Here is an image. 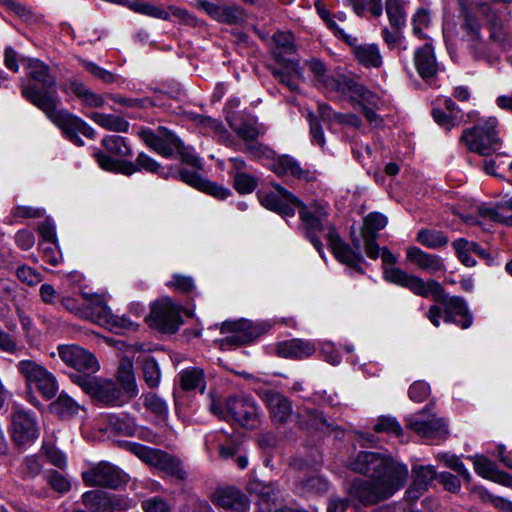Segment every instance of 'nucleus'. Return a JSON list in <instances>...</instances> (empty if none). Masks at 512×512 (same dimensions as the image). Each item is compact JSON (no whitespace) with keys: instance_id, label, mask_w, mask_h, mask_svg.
<instances>
[{"instance_id":"obj_16","label":"nucleus","mask_w":512,"mask_h":512,"mask_svg":"<svg viewBox=\"0 0 512 512\" xmlns=\"http://www.w3.org/2000/svg\"><path fill=\"white\" fill-rule=\"evenodd\" d=\"M257 196L262 206L284 217L293 216L295 208L302 205L297 197L280 185L275 187V191H259Z\"/></svg>"},{"instance_id":"obj_14","label":"nucleus","mask_w":512,"mask_h":512,"mask_svg":"<svg viewBox=\"0 0 512 512\" xmlns=\"http://www.w3.org/2000/svg\"><path fill=\"white\" fill-rule=\"evenodd\" d=\"M323 82L328 89L349 97L353 103L359 99L368 102L372 106H377L379 103V97L377 94L371 92L364 85L351 78L344 76H339L337 78L325 77Z\"/></svg>"},{"instance_id":"obj_64","label":"nucleus","mask_w":512,"mask_h":512,"mask_svg":"<svg viewBox=\"0 0 512 512\" xmlns=\"http://www.w3.org/2000/svg\"><path fill=\"white\" fill-rule=\"evenodd\" d=\"M440 460L443 461L448 468L460 474L466 481H470L471 475L460 458L454 455L443 454L440 456Z\"/></svg>"},{"instance_id":"obj_9","label":"nucleus","mask_w":512,"mask_h":512,"mask_svg":"<svg viewBox=\"0 0 512 512\" xmlns=\"http://www.w3.org/2000/svg\"><path fill=\"white\" fill-rule=\"evenodd\" d=\"M403 486L395 484L392 480L356 478L350 485L349 493L362 504L371 505L391 497Z\"/></svg>"},{"instance_id":"obj_42","label":"nucleus","mask_w":512,"mask_h":512,"mask_svg":"<svg viewBox=\"0 0 512 512\" xmlns=\"http://www.w3.org/2000/svg\"><path fill=\"white\" fill-rule=\"evenodd\" d=\"M82 503L92 512H110L108 493L103 491L85 492Z\"/></svg>"},{"instance_id":"obj_44","label":"nucleus","mask_w":512,"mask_h":512,"mask_svg":"<svg viewBox=\"0 0 512 512\" xmlns=\"http://www.w3.org/2000/svg\"><path fill=\"white\" fill-rule=\"evenodd\" d=\"M144 407L161 419H166L168 416L167 403L153 392L143 394L141 396Z\"/></svg>"},{"instance_id":"obj_18","label":"nucleus","mask_w":512,"mask_h":512,"mask_svg":"<svg viewBox=\"0 0 512 512\" xmlns=\"http://www.w3.org/2000/svg\"><path fill=\"white\" fill-rule=\"evenodd\" d=\"M10 432L12 440L18 446L34 442L39 436V427L35 416L23 409H16L11 414Z\"/></svg>"},{"instance_id":"obj_28","label":"nucleus","mask_w":512,"mask_h":512,"mask_svg":"<svg viewBox=\"0 0 512 512\" xmlns=\"http://www.w3.org/2000/svg\"><path fill=\"white\" fill-rule=\"evenodd\" d=\"M316 351L315 345L303 339H292L278 344L277 353L284 358L303 359Z\"/></svg>"},{"instance_id":"obj_23","label":"nucleus","mask_w":512,"mask_h":512,"mask_svg":"<svg viewBox=\"0 0 512 512\" xmlns=\"http://www.w3.org/2000/svg\"><path fill=\"white\" fill-rule=\"evenodd\" d=\"M406 260L431 275L445 271V264L440 256L427 253L416 246L407 248Z\"/></svg>"},{"instance_id":"obj_54","label":"nucleus","mask_w":512,"mask_h":512,"mask_svg":"<svg viewBox=\"0 0 512 512\" xmlns=\"http://www.w3.org/2000/svg\"><path fill=\"white\" fill-rule=\"evenodd\" d=\"M473 464L475 472L488 480H492L498 470L497 466L484 456L474 457Z\"/></svg>"},{"instance_id":"obj_22","label":"nucleus","mask_w":512,"mask_h":512,"mask_svg":"<svg viewBox=\"0 0 512 512\" xmlns=\"http://www.w3.org/2000/svg\"><path fill=\"white\" fill-rule=\"evenodd\" d=\"M259 395L269 411L272 422L286 424L293 414L291 401L283 394L273 390H264Z\"/></svg>"},{"instance_id":"obj_29","label":"nucleus","mask_w":512,"mask_h":512,"mask_svg":"<svg viewBox=\"0 0 512 512\" xmlns=\"http://www.w3.org/2000/svg\"><path fill=\"white\" fill-rule=\"evenodd\" d=\"M272 41L274 44L272 55L279 64L287 63L289 59L286 56L296 53L297 49L292 33L278 31L273 35Z\"/></svg>"},{"instance_id":"obj_7","label":"nucleus","mask_w":512,"mask_h":512,"mask_svg":"<svg viewBox=\"0 0 512 512\" xmlns=\"http://www.w3.org/2000/svg\"><path fill=\"white\" fill-rule=\"evenodd\" d=\"M18 373L27 387L34 386L46 400L54 398L59 386L55 375L44 365L30 359L20 360L16 364Z\"/></svg>"},{"instance_id":"obj_6","label":"nucleus","mask_w":512,"mask_h":512,"mask_svg":"<svg viewBox=\"0 0 512 512\" xmlns=\"http://www.w3.org/2000/svg\"><path fill=\"white\" fill-rule=\"evenodd\" d=\"M70 379L86 394L103 405L121 406L129 401L121 389L110 380L79 373H71Z\"/></svg>"},{"instance_id":"obj_41","label":"nucleus","mask_w":512,"mask_h":512,"mask_svg":"<svg viewBox=\"0 0 512 512\" xmlns=\"http://www.w3.org/2000/svg\"><path fill=\"white\" fill-rule=\"evenodd\" d=\"M227 121L230 128L241 138L245 143L257 140V138L264 133L260 127L255 123L244 122L237 124L231 116H227Z\"/></svg>"},{"instance_id":"obj_63","label":"nucleus","mask_w":512,"mask_h":512,"mask_svg":"<svg viewBox=\"0 0 512 512\" xmlns=\"http://www.w3.org/2000/svg\"><path fill=\"white\" fill-rule=\"evenodd\" d=\"M48 462L60 469L66 466V456L57 448L49 444H44L41 449Z\"/></svg>"},{"instance_id":"obj_24","label":"nucleus","mask_w":512,"mask_h":512,"mask_svg":"<svg viewBox=\"0 0 512 512\" xmlns=\"http://www.w3.org/2000/svg\"><path fill=\"white\" fill-rule=\"evenodd\" d=\"M82 297L87 301L88 315L85 319L109 328L114 319V314L106 304L103 296L83 292Z\"/></svg>"},{"instance_id":"obj_56","label":"nucleus","mask_w":512,"mask_h":512,"mask_svg":"<svg viewBox=\"0 0 512 512\" xmlns=\"http://www.w3.org/2000/svg\"><path fill=\"white\" fill-rule=\"evenodd\" d=\"M82 66L97 79L101 80L106 84H111L117 81V76L112 72L98 66L94 62L81 60Z\"/></svg>"},{"instance_id":"obj_19","label":"nucleus","mask_w":512,"mask_h":512,"mask_svg":"<svg viewBox=\"0 0 512 512\" xmlns=\"http://www.w3.org/2000/svg\"><path fill=\"white\" fill-rule=\"evenodd\" d=\"M326 239L332 253L339 262L346 265L351 271L364 274V270L361 267L363 262L362 255L343 242L333 226L328 227Z\"/></svg>"},{"instance_id":"obj_53","label":"nucleus","mask_w":512,"mask_h":512,"mask_svg":"<svg viewBox=\"0 0 512 512\" xmlns=\"http://www.w3.org/2000/svg\"><path fill=\"white\" fill-rule=\"evenodd\" d=\"M374 430L377 433H387L394 436L402 434V427L394 417L381 416L378 418L377 423L374 425Z\"/></svg>"},{"instance_id":"obj_2","label":"nucleus","mask_w":512,"mask_h":512,"mask_svg":"<svg viewBox=\"0 0 512 512\" xmlns=\"http://www.w3.org/2000/svg\"><path fill=\"white\" fill-rule=\"evenodd\" d=\"M22 95L42 110L73 144L84 145L79 134L90 139L95 137V130L83 119L65 109H58L59 98L55 93L41 91L35 85L28 84L22 87Z\"/></svg>"},{"instance_id":"obj_35","label":"nucleus","mask_w":512,"mask_h":512,"mask_svg":"<svg viewBox=\"0 0 512 512\" xmlns=\"http://www.w3.org/2000/svg\"><path fill=\"white\" fill-rule=\"evenodd\" d=\"M26 69L29 77L40 83L43 88L49 89L56 84L55 77L50 73V68L38 59H28Z\"/></svg>"},{"instance_id":"obj_5","label":"nucleus","mask_w":512,"mask_h":512,"mask_svg":"<svg viewBox=\"0 0 512 512\" xmlns=\"http://www.w3.org/2000/svg\"><path fill=\"white\" fill-rule=\"evenodd\" d=\"M211 412L223 420H234L246 428H255L259 424L258 409L254 401L247 397L232 396L224 403L212 401Z\"/></svg>"},{"instance_id":"obj_1","label":"nucleus","mask_w":512,"mask_h":512,"mask_svg":"<svg viewBox=\"0 0 512 512\" xmlns=\"http://www.w3.org/2000/svg\"><path fill=\"white\" fill-rule=\"evenodd\" d=\"M386 278L395 285L410 290L413 294L433 300L443 306V318L446 323H452L462 329H468L473 324V315L464 298L450 296L443 286L434 279L424 281L421 277L410 274L403 269L389 268Z\"/></svg>"},{"instance_id":"obj_49","label":"nucleus","mask_w":512,"mask_h":512,"mask_svg":"<svg viewBox=\"0 0 512 512\" xmlns=\"http://www.w3.org/2000/svg\"><path fill=\"white\" fill-rule=\"evenodd\" d=\"M481 14L485 16L490 27V38L496 42L504 40V33L502 31V22L499 17L493 13L489 6L486 4L480 7Z\"/></svg>"},{"instance_id":"obj_52","label":"nucleus","mask_w":512,"mask_h":512,"mask_svg":"<svg viewBox=\"0 0 512 512\" xmlns=\"http://www.w3.org/2000/svg\"><path fill=\"white\" fill-rule=\"evenodd\" d=\"M233 184L240 194H249L256 189L258 180L251 174L239 172L233 175Z\"/></svg>"},{"instance_id":"obj_48","label":"nucleus","mask_w":512,"mask_h":512,"mask_svg":"<svg viewBox=\"0 0 512 512\" xmlns=\"http://www.w3.org/2000/svg\"><path fill=\"white\" fill-rule=\"evenodd\" d=\"M142 373L146 384L156 388L160 384L161 372L158 363L153 357H146L142 362Z\"/></svg>"},{"instance_id":"obj_33","label":"nucleus","mask_w":512,"mask_h":512,"mask_svg":"<svg viewBox=\"0 0 512 512\" xmlns=\"http://www.w3.org/2000/svg\"><path fill=\"white\" fill-rule=\"evenodd\" d=\"M356 61L365 68H380L383 59L376 44H358L352 51Z\"/></svg>"},{"instance_id":"obj_38","label":"nucleus","mask_w":512,"mask_h":512,"mask_svg":"<svg viewBox=\"0 0 512 512\" xmlns=\"http://www.w3.org/2000/svg\"><path fill=\"white\" fill-rule=\"evenodd\" d=\"M180 386L185 391L205 389V378L203 371L198 368H187L180 372Z\"/></svg>"},{"instance_id":"obj_45","label":"nucleus","mask_w":512,"mask_h":512,"mask_svg":"<svg viewBox=\"0 0 512 512\" xmlns=\"http://www.w3.org/2000/svg\"><path fill=\"white\" fill-rule=\"evenodd\" d=\"M413 483L420 489L428 490L429 486L437 477L436 470L431 465H416L412 468Z\"/></svg>"},{"instance_id":"obj_59","label":"nucleus","mask_w":512,"mask_h":512,"mask_svg":"<svg viewBox=\"0 0 512 512\" xmlns=\"http://www.w3.org/2000/svg\"><path fill=\"white\" fill-rule=\"evenodd\" d=\"M461 12L460 15L463 18V27L466 29L468 34L478 38L480 24L477 18L469 11L468 7L460 1Z\"/></svg>"},{"instance_id":"obj_51","label":"nucleus","mask_w":512,"mask_h":512,"mask_svg":"<svg viewBox=\"0 0 512 512\" xmlns=\"http://www.w3.org/2000/svg\"><path fill=\"white\" fill-rule=\"evenodd\" d=\"M238 150L247 154L252 159L274 158L273 150L256 140L245 143L244 146L238 148Z\"/></svg>"},{"instance_id":"obj_11","label":"nucleus","mask_w":512,"mask_h":512,"mask_svg":"<svg viewBox=\"0 0 512 512\" xmlns=\"http://www.w3.org/2000/svg\"><path fill=\"white\" fill-rule=\"evenodd\" d=\"M131 450L141 460L149 465L166 472L167 474L183 480L186 478V472L182 467L181 461L164 451L152 449L140 444H133Z\"/></svg>"},{"instance_id":"obj_12","label":"nucleus","mask_w":512,"mask_h":512,"mask_svg":"<svg viewBox=\"0 0 512 512\" xmlns=\"http://www.w3.org/2000/svg\"><path fill=\"white\" fill-rule=\"evenodd\" d=\"M61 360L79 374H95L99 368L96 357L88 350L76 344H63L57 348Z\"/></svg>"},{"instance_id":"obj_17","label":"nucleus","mask_w":512,"mask_h":512,"mask_svg":"<svg viewBox=\"0 0 512 512\" xmlns=\"http://www.w3.org/2000/svg\"><path fill=\"white\" fill-rule=\"evenodd\" d=\"M299 208L300 218L305 226L307 238L321 257L324 258L323 244L316 236V233L324 230L327 224V212L325 208L319 204H314L309 207L302 204Z\"/></svg>"},{"instance_id":"obj_32","label":"nucleus","mask_w":512,"mask_h":512,"mask_svg":"<svg viewBox=\"0 0 512 512\" xmlns=\"http://www.w3.org/2000/svg\"><path fill=\"white\" fill-rule=\"evenodd\" d=\"M67 88L87 107L98 108L104 104V99L100 94L93 92L79 80L71 79L67 85L62 87V90L65 92Z\"/></svg>"},{"instance_id":"obj_27","label":"nucleus","mask_w":512,"mask_h":512,"mask_svg":"<svg viewBox=\"0 0 512 512\" xmlns=\"http://www.w3.org/2000/svg\"><path fill=\"white\" fill-rule=\"evenodd\" d=\"M271 170L278 176H292L307 181L312 179L310 171L302 168L299 162L288 155H281L274 159Z\"/></svg>"},{"instance_id":"obj_43","label":"nucleus","mask_w":512,"mask_h":512,"mask_svg":"<svg viewBox=\"0 0 512 512\" xmlns=\"http://www.w3.org/2000/svg\"><path fill=\"white\" fill-rule=\"evenodd\" d=\"M417 241L430 249H438L445 247L449 239L441 231L421 229L417 233Z\"/></svg>"},{"instance_id":"obj_26","label":"nucleus","mask_w":512,"mask_h":512,"mask_svg":"<svg viewBox=\"0 0 512 512\" xmlns=\"http://www.w3.org/2000/svg\"><path fill=\"white\" fill-rule=\"evenodd\" d=\"M414 67L423 79L433 78L438 71L434 50L430 44H425L414 53Z\"/></svg>"},{"instance_id":"obj_57","label":"nucleus","mask_w":512,"mask_h":512,"mask_svg":"<svg viewBox=\"0 0 512 512\" xmlns=\"http://www.w3.org/2000/svg\"><path fill=\"white\" fill-rule=\"evenodd\" d=\"M432 116L435 122L446 131H450L453 127L459 125L462 118L461 115H457V113L450 115L438 108L432 110Z\"/></svg>"},{"instance_id":"obj_61","label":"nucleus","mask_w":512,"mask_h":512,"mask_svg":"<svg viewBox=\"0 0 512 512\" xmlns=\"http://www.w3.org/2000/svg\"><path fill=\"white\" fill-rule=\"evenodd\" d=\"M110 512H123L136 505L135 501L125 495L108 494Z\"/></svg>"},{"instance_id":"obj_46","label":"nucleus","mask_w":512,"mask_h":512,"mask_svg":"<svg viewBox=\"0 0 512 512\" xmlns=\"http://www.w3.org/2000/svg\"><path fill=\"white\" fill-rule=\"evenodd\" d=\"M102 145L109 153L113 155L127 157L132 154V150L128 146L125 138L118 135H112L103 138Z\"/></svg>"},{"instance_id":"obj_4","label":"nucleus","mask_w":512,"mask_h":512,"mask_svg":"<svg viewBox=\"0 0 512 512\" xmlns=\"http://www.w3.org/2000/svg\"><path fill=\"white\" fill-rule=\"evenodd\" d=\"M497 124L498 121L494 117L480 120L473 127L463 131L460 142L464 143L471 152L484 157L490 156L502 145L496 131Z\"/></svg>"},{"instance_id":"obj_15","label":"nucleus","mask_w":512,"mask_h":512,"mask_svg":"<svg viewBox=\"0 0 512 512\" xmlns=\"http://www.w3.org/2000/svg\"><path fill=\"white\" fill-rule=\"evenodd\" d=\"M138 135L149 148L165 158H172L175 148L182 147V141L165 127H159L157 131L141 129Z\"/></svg>"},{"instance_id":"obj_8","label":"nucleus","mask_w":512,"mask_h":512,"mask_svg":"<svg viewBox=\"0 0 512 512\" xmlns=\"http://www.w3.org/2000/svg\"><path fill=\"white\" fill-rule=\"evenodd\" d=\"M270 329L271 325L267 322H253L248 319L225 321L222 323L221 333L226 336L221 339V347H238L251 343Z\"/></svg>"},{"instance_id":"obj_60","label":"nucleus","mask_w":512,"mask_h":512,"mask_svg":"<svg viewBox=\"0 0 512 512\" xmlns=\"http://www.w3.org/2000/svg\"><path fill=\"white\" fill-rule=\"evenodd\" d=\"M48 484L59 493H66L70 490L69 480L56 470H50L45 475Z\"/></svg>"},{"instance_id":"obj_55","label":"nucleus","mask_w":512,"mask_h":512,"mask_svg":"<svg viewBox=\"0 0 512 512\" xmlns=\"http://www.w3.org/2000/svg\"><path fill=\"white\" fill-rule=\"evenodd\" d=\"M136 164L137 167H139V171L145 170L146 172L159 174L165 178L169 175L158 162L143 152L138 154Z\"/></svg>"},{"instance_id":"obj_47","label":"nucleus","mask_w":512,"mask_h":512,"mask_svg":"<svg viewBox=\"0 0 512 512\" xmlns=\"http://www.w3.org/2000/svg\"><path fill=\"white\" fill-rule=\"evenodd\" d=\"M385 9L389 22L393 27L400 29L405 26L406 13L399 0H386Z\"/></svg>"},{"instance_id":"obj_40","label":"nucleus","mask_w":512,"mask_h":512,"mask_svg":"<svg viewBox=\"0 0 512 512\" xmlns=\"http://www.w3.org/2000/svg\"><path fill=\"white\" fill-rule=\"evenodd\" d=\"M296 490L303 496L318 495L328 490V482L321 476H310L301 480L297 484Z\"/></svg>"},{"instance_id":"obj_21","label":"nucleus","mask_w":512,"mask_h":512,"mask_svg":"<svg viewBox=\"0 0 512 512\" xmlns=\"http://www.w3.org/2000/svg\"><path fill=\"white\" fill-rule=\"evenodd\" d=\"M387 222V217L377 212L370 213L364 218L360 235L363 239L365 253L371 259L379 257V246L376 243L377 233L387 225Z\"/></svg>"},{"instance_id":"obj_10","label":"nucleus","mask_w":512,"mask_h":512,"mask_svg":"<svg viewBox=\"0 0 512 512\" xmlns=\"http://www.w3.org/2000/svg\"><path fill=\"white\" fill-rule=\"evenodd\" d=\"M82 479L88 487L118 489L127 483V475L109 462H100L82 472Z\"/></svg>"},{"instance_id":"obj_39","label":"nucleus","mask_w":512,"mask_h":512,"mask_svg":"<svg viewBox=\"0 0 512 512\" xmlns=\"http://www.w3.org/2000/svg\"><path fill=\"white\" fill-rule=\"evenodd\" d=\"M89 118L99 126L111 131L126 132L129 128V123L120 116L94 112L89 115Z\"/></svg>"},{"instance_id":"obj_62","label":"nucleus","mask_w":512,"mask_h":512,"mask_svg":"<svg viewBox=\"0 0 512 512\" xmlns=\"http://www.w3.org/2000/svg\"><path fill=\"white\" fill-rule=\"evenodd\" d=\"M141 507L144 512H171L169 503L160 496H153L143 500Z\"/></svg>"},{"instance_id":"obj_58","label":"nucleus","mask_w":512,"mask_h":512,"mask_svg":"<svg viewBox=\"0 0 512 512\" xmlns=\"http://www.w3.org/2000/svg\"><path fill=\"white\" fill-rule=\"evenodd\" d=\"M109 98L122 106L129 108H148L155 105L151 98H126L119 95L110 94Z\"/></svg>"},{"instance_id":"obj_34","label":"nucleus","mask_w":512,"mask_h":512,"mask_svg":"<svg viewBox=\"0 0 512 512\" xmlns=\"http://www.w3.org/2000/svg\"><path fill=\"white\" fill-rule=\"evenodd\" d=\"M117 380L122 385L128 400L137 396L138 388L133 372V363L130 359L124 358L121 360L117 370Z\"/></svg>"},{"instance_id":"obj_13","label":"nucleus","mask_w":512,"mask_h":512,"mask_svg":"<svg viewBox=\"0 0 512 512\" xmlns=\"http://www.w3.org/2000/svg\"><path fill=\"white\" fill-rule=\"evenodd\" d=\"M148 321L150 326L170 334L175 333L182 324L180 310L169 298L153 304Z\"/></svg>"},{"instance_id":"obj_30","label":"nucleus","mask_w":512,"mask_h":512,"mask_svg":"<svg viewBox=\"0 0 512 512\" xmlns=\"http://www.w3.org/2000/svg\"><path fill=\"white\" fill-rule=\"evenodd\" d=\"M297 424L301 429H317L324 431L325 429H333L332 423H329L327 419L316 409L312 408H301L297 411Z\"/></svg>"},{"instance_id":"obj_37","label":"nucleus","mask_w":512,"mask_h":512,"mask_svg":"<svg viewBox=\"0 0 512 512\" xmlns=\"http://www.w3.org/2000/svg\"><path fill=\"white\" fill-rule=\"evenodd\" d=\"M129 10L148 17L169 20L170 14L167 10L141 0H128L126 6Z\"/></svg>"},{"instance_id":"obj_20","label":"nucleus","mask_w":512,"mask_h":512,"mask_svg":"<svg viewBox=\"0 0 512 512\" xmlns=\"http://www.w3.org/2000/svg\"><path fill=\"white\" fill-rule=\"evenodd\" d=\"M428 411L426 407L421 414L410 416L408 426L420 437L430 441H443L447 438V426L442 419H424L423 413Z\"/></svg>"},{"instance_id":"obj_50","label":"nucleus","mask_w":512,"mask_h":512,"mask_svg":"<svg viewBox=\"0 0 512 512\" xmlns=\"http://www.w3.org/2000/svg\"><path fill=\"white\" fill-rule=\"evenodd\" d=\"M245 17L246 13L242 7L223 3L219 22L227 25H236L243 22Z\"/></svg>"},{"instance_id":"obj_36","label":"nucleus","mask_w":512,"mask_h":512,"mask_svg":"<svg viewBox=\"0 0 512 512\" xmlns=\"http://www.w3.org/2000/svg\"><path fill=\"white\" fill-rule=\"evenodd\" d=\"M50 408L52 412L61 417H72L80 410H84L82 405L78 404L64 391H62L56 400L50 404Z\"/></svg>"},{"instance_id":"obj_31","label":"nucleus","mask_w":512,"mask_h":512,"mask_svg":"<svg viewBox=\"0 0 512 512\" xmlns=\"http://www.w3.org/2000/svg\"><path fill=\"white\" fill-rule=\"evenodd\" d=\"M283 70L273 69L272 73L280 83L286 85L291 91H297L299 87L298 80H302L303 70L300 67L298 60H288L287 63L282 64Z\"/></svg>"},{"instance_id":"obj_3","label":"nucleus","mask_w":512,"mask_h":512,"mask_svg":"<svg viewBox=\"0 0 512 512\" xmlns=\"http://www.w3.org/2000/svg\"><path fill=\"white\" fill-rule=\"evenodd\" d=\"M349 468L374 480H392L401 485L405 484L409 474L406 465L385 454L372 451H360L350 459Z\"/></svg>"},{"instance_id":"obj_25","label":"nucleus","mask_w":512,"mask_h":512,"mask_svg":"<svg viewBox=\"0 0 512 512\" xmlns=\"http://www.w3.org/2000/svg\"><path fill=\"white\" fill-rule=\"evenodd\" d=\"M212 500L216 505L236 512H244L249 508L246 495L235 487L217 489Z\"/></svg>"}]
</instances>
